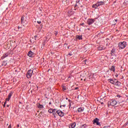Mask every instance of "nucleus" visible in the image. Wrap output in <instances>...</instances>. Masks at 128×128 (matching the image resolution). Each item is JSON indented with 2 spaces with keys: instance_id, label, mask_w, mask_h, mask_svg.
Here are the masks:
<instances>
[{
  "instance_id": "1",
  "label": "nucleus",
  "mask_w": 128,
  "mask_h": 128,
  "mask_svg": "<svg viewBox=\"0 0 128 128\" xmlns=\"http://www.w3.org/2000/svg\"><path fill=\"white\" fill-rule=\"evenodd\" d=\"M126 46V42H123L118 43V48L120 50H124Z\"/></svg>"
},
{
  "instance_id": "2",
  "label": "nucleus",
  "mask_w": 128,
  "mask_h": 128,
  "mask_svg": "<svg viewBox=\"0 0 128 128\" xmlns=\"http://www.w3.org/2000/svg\"><path fill=\"white\" fill-rule=\"evenodd\" d=\"M116 106L118 104V102L116 100H111L110 102H108V106Z\"/></svg>"
},
{
  "instance_id": "3",
  "label": "nucleus",
  "mask_w": 128,
  "mask_h": 128,
  "mask_svg": "<svg viewBox=\"0 0 128 128\" xmlns=\"http://www.w3.org/2000/svg\"><path fill=\"white\" fill-rule=\"evenodd\" d=\"M33 72H34V71L32 70H28L26 74V78H32V76Z\"/></svg>"
},
{
  "instance_id": "4",
  "label": "nucleus",
  "mask_w": 128,
  "mask_h": 128,
  "mask_svg": "<svg viewBox=\"0 0 128 128\" xmlns=\"http://www.w3.org/2000/svg\"><path fill=\"white\" fill-rule=\"evenodd\" d=\"M21 24L23 26H26V24H28V22L24 18V17L22 16L21 18Z\"/></svg>"
},
{
  "instance_id": "5",
  "label": "nucleus",
  "mask_w": 128,
  "mask_h": 128,
  "mask_svg": "<svg viewBox=\"0 0 128 128\" xmlns=\"http://www.w3.org/2000/svg\"><path fill=\"white\" fill-rule=\"evenodd\" d=\"M100 119L98 118H96L93 120V124H96L97 126H100Z\"/></svg>"
},
{
  "instance_id": "6",
  "label": "nucleus",
  "mask_w": 128,
  "mask_h": 128,
  "mask_svg": "<svg viewBox=\"0 0 128 128\" xmlns=\"http://www.w3.org/2000/svg\"><path fill=\"white\" fill-rule=\"evenodd\" d=\"M94 22H95V20L94 19L89 18L87 20V24L89 26H90V24H94Z\"/></svg>"
},
{
  "instance_id": "7",
  "label": "nucleus",
  "mask_w": 128,
  "mask_h": 128,
  "mask_svg": "<svg viewBox=\"0 0 128 128\" xmlns=\"http://www.w3.org/2000/svg\"><path fill=\"white\" fill-rule=\"evenodd\" d=\"M56 114L60 116H64V113L61 110H57Z\"/></svg>"
},
{
  "instance_id": "8",
  "label": "nucleus",
  "mask_w": 128,
  "mask_h": 128,
  "mask_svg": "<svg viewBox=\"0 0 128 128\" xmlns=\"http://www.w3.org/2000/svg\"><path fill=\"white\" fill-rule=\"evenodd\" d=\"M28 56H29L30 58H34V53L30 51L28 52Z\"/></svg>"
},
{
  "instance_id": "9",
  "label": "nucleus",
  "mask_w": 128,
  "mask_h": 128,
  "mask_svg": "<svg viewBox=\"0 0 128 128\" xmlns=\"http://www.w3.org/2000/svg\"><path fill=\"white\" fill-rule=\"evenodd\" d=\"M98 6H100V4H99L98 2H97V3H96V4H93V5L92 6V8H98Z\"/></svg>"
},
{
  "instance_id": "10",
  "label": "nucleus",
  "mask_w": 128,
  "mask_h": 128,
  "mask_svg": "<svg viewBox=\"0 0 128 128\" xmlns=\"http://www.w3.org/2000/svg\"><path fill=\"white\" fill-rule=\"evenodd\" d=\"M84 110V108H79L78 109V112H82Z\"/></svg>"
},
{
  "instance_id": "11",
  "label": "nucleus",
  "mask_w": 128,
  "mask_h": 128,
  "mask_svg": "<svg viewBox=\"0 0 128 128\" xmlns=\"http://www.w3.org/2000/svg\"><path fill=\"white\" fill-rule=\"evenodd\" d=\"M76 122H74V123H72L70 124V126H69V128H76Z\"/></svg>"
},
{
  "instance_id": "12",
  "label": "nucleus",
  "mask_w": 128,
  "mask_h": 128,
  "mask_svg": "<svg viewBox=\"0 0 128 128\" xmlns=\"http://www.w3.org/2000/svg\"><path fill=\"white\" fill-rule=\"evenodd\" d=\"M110 70H111V72H116V66H112L110 68Z\"/></svg>"
},
{
  "instance_id": "13",
  "label": "nucleus",
  "mask_w": 128,
  "mask_h": 128,
  "mask_svg": "<svg viewBox=\"0 0 128 128\" xmlns=\"http://www.w3.org/2000/svg\"><path fill=\"white\" fill-rule=\"evenodd\" d=\"M108 82H110V84H116V82H114V80L112 79H108Z\"/></svg>"
},
{
  "instance_id": "14",
  "label": "nucleus",
  "mask_w": 128,
  "mask_h": 128,
  "mask_svg": "<svg viewBox=\"0 0 128 128\" xmlns=\"http://www.w3.org/2000/svg\"><path fill=\"white\" fill-rule=\"evenodd\" d=\"M115 86H120L121 83L120 82L117 81L114 84Z\"/></svg>"
},
{
  "instance_id": "15",
  "label": "nucleus",
  "mask_w": 128,
  "mask_h": 128,
  "mask_svg": "<svg viewBox=\"0 0 128 128\" xmlns=\"http://www.w3.org/2000/svg\"><path fill=\"white\" fill-rule=\"evenodd\" d=\"M76 38L77 40H82V36L77 35L76 36Z\"/></svg>"
},
{
  "instance_id": "16",
  "label": "nucleus",
  "mask_w": 128,
  "mask_h": 128,
  "mask_svg": "<svg viewBox=\"0 0 128 128\" xmlns=\"http://www.w3.org/2000/svg\"><path fill=\"white\" fill-rule=\"evenodd\" d=\"M98 2V4H99V6H104V2Z\"/></svg>"
},
{
  "instance_id": "17",
  "label": "nucleus",
  "mask_w": 128,
  "mask_h": 128,
  "mask_svg": "<svg viewBox=\"0 0 128 128\" xmlns=\"http://www.w3.org/2000/svg\"><path fill=\"white\" fill-rule=\"evenodd\" d=\"M38 108H44V106L40 104H39L38 106Z\"/></svg>"
},
{
  "instance_id": "18",
  "label": "nucleus",
  "mask_w": 128,
  "mask_h": 128,
  "mask_svg": "<svg viewBox=\"0 0 128 128\" xmlns=\"http://www.w3.org/2000/svg\"><path fill=\"white\" fill-rule=\"evenodd\" d=\"M117 104H118V106H124L122 102H118Z\"/></svg>"
},
{
  "instance_id": "19",
  "label": "nucleus",
  "mask_w": 128,
  "mask_h": 128,
  "mask_svg": "<svg viewBox=\"0 0 128 128\" xmlns=\"http://www.w3.org/2000/svg\"><path fill=\"white\" fill-rule=\"evenodd\" d=\"M12 92H10L8 95V98H12Z\"/></svg>"
},
{
  "instance_id": "20",
  "label": "nucleus",
  "mask_w": 128,
  "mask_h": 128,
  "mask_svg": "<svg viewBox=\"0 0 128 128\" xmlns=\"http://www.w3.org/2000/svg\"><path fill=\"white\" fill-rule=\"evenodd\" d=\"M52 114H56V109L53 110V112H52Z\"/></svg>"
},
{
  "instance_id": "21",
  "label": "nucleus",
  "mask_w": 128,
  "mask_h": 128,
  "mask_svg": "<svg viewBox=\"0 0 128 128\" xmlns=\"http://www.w3.org/2000/svg\"><path fill=\"white\" fill-rule=\"evenodd\" d=\"M53 110H52V109H50V110H48V112H50V114H52Z\"/></svg>"
},
{
  "instance_id": "22",
  "label": "nucleus",
  "mask_w": 128,
  "mask_h": 128,
  "mask_svg": "<svg viewBox=\"0 0 128 128\" xmlns=\"http://www.w3.org/2000/svg\"><path fill=\"white\" fill-rule=\"evenodd\" d=\"M8 56V54H6L3 55V57L4 58H6V56Z\"/></svg>"
},
{
  "instance_id": "23",
  "label": "nucleus",
  "mask_w": 128,
  "mask_h": 128,
  "mask_svg": "<svg viewBox=\"0 0 128 128\" xmlns=\"http://www.w3.org/2000/svg\"><path fill=\"white\" fill-rule=\"evenodd\" d=\"M80 128H86V125L84 124L82 126H81Z\"/></svg>"
},
{
  "instance_id": "24",
  "label": "nucleus",
  "mask_w": 128,
  "mask_h": 128,
  "mask_svg": "<svg viewBox=\"0 0 128 128\" xmlns=\"http://www.w3.org/2000/svg\"><path fill=\"white\" fill-rule=\"evenodd\" d=\"M114 49H112V50H111V54L112 56V54H114Z\"/></svg>"
},
{
  "instance_id": "25",
  "label": "nucleus",
  "mask_w": 128,
  "mask_h": 128,
  "mask_svg": "<svg viewBox=\"0 0 128 128\" xmlns=\"http://www.w3.org/2000/svg\"><path fill=\"white\" fill-rule=\"evenodd\" d=\"M2 66H6V62H4L3 63H2Z\"/></svg>"
},
{
  "instance_id": "26",
  "label": "nucleus",
  "mask_w": 128,
  "mask_h": 128,
  "mask_svg": "<svg viewBox=\"0 0 128 128\" xmlns=\"http://www.w3.org/2000/svg\"><path fill=\"white\" fill-rule=\"evenodd\" d=\"M10 98L8 97L7 98H6V102H10Z\"/></svg>"
},
{
  "instance_id": "27",
  "label": "nucleus",
  "mask_w": 128,
  "mask_h": 128,
  "mask_svg": "<svg viewBox=\"0 0 128 128\" xmlns=\"http://www.w3.org/2000/svg\"><path fill=\"white\" fill-rule=\"evenodd\" d=\"M62 88H63V90H66V86H64L62 87Z\"/></svg>"
},
{
  "instance_id": "28",
  "label": "nucleus",
  "mask_w": 128,
  "mask_h": 128,
  "mask_svg": "<svg viewBox=\"0 0 128 128\" xmlns=\"http://www.w3.org/2000/svg\"><path fill=\"white\" fill-rule=\"evenodd\" d=\"M110 126H104V128H110Z\"/></svg>"
},
{
  "instance_id": "29",
  "label": "nucleus",
  "mask_w": 128,
  "mask_h": 128,
  "mask_svg": "<svg viewBox=\"0 0 128 128\" xmlns=\"http://www.w3.org/2000/svg\"><path fill=\"white\" fill-rule=\"evenodd\" d=\"M6 101L5 102L4 104L3 105L4 108H6Z\"/></svg>"
},
{
  "instance_id": "30",
  "label": "nucleus",
  "mask_w": 128,
  "mask_h": 128,
  "mask_svg": "<svg viewBox=\"0 0 128 128\" xmlns=\"http://www.w3.org/2000/svg\"><path fill=\"white\" fill-rule=\"evenodd\" d=\"M38 24H42V22L41 21H37Z\"/></svg>"
},
{
  "instance_id": "31",
  "label": "nucleus",
  "mask_w": 128,
  "mask_h": 128,
  "mask_svg": "<svg viewBox=\"0 0 128 128\" xmlns=\"http://www.w3.org/2000/svg\"><path fill=\"white\" fill-rule=\"evenodd\" d=\"M8 128H12V125L11 124L9 125Z\"/></svg>"
},
{
  "instance_id": "32",
  "label": "nucleus",
  "mask_w": 128,
  "mask_h": 128,
  "mask_svg": "<svg viewBox=\"0 0 128 128\" xmlns=\"http://www.w3.org/2000/svg\"><path fill=\"white\" fill-rule=\"evenodd\" d=\"M54 34H55V36H57V34H58V32H56L54 33Z\"/></svg>"
},
{
  "instance_id": "33",
  "label": "nucleus",
  "mask_w": 128,
  "mask_h": 128,
  "mask_svg": "<svg viewBox=\"0 0 128 128\" xmlns=\"http://www.w3.org/2000/svg\"><path fill=\"white\" fill-rule=\"evenodd\" d=\"M115 76H116V78H118V74H116Z\"/></svg>"
},
{
  "instance_id": "34",
  "label": "nucleus",
  "mask_w": 128,
  "mask_h": 128,
  "mask_svg": "<svg viewBox=\"0 0 128 128\" xmlns=\"http://www.w3.org/2000/svg\"><path fill=\"white\" fill-rule=\"evenodd\" d=\"M69 106H70V107L71 106H72V103L70 102V103H69Z\"/></svg>"
},
{
  "instance_id": "35",
  "label": "nucleus",
  "mask_w": 128,
  "mask_h": 128,
  "mask_svg": "<svg viewBox=\"0 0 128 128\" xmlns=\"http://www.w3.org/2000/svg\"><path fill=\"white\" fill-rule=\"evenodd\" d=\"M84 23H82V24H80V26H84Z\"/></svg>"
},
{
  "instance_id": "36",
  "label": "nucleus",
  "mask_w": 128,
  "mask_h": 128,
  "mask_svg": "<svg viewBox=\"0 0 128 128\" xmlns=\"http://www.w3.org/2000/svg\"><path fill=\"white\" fill-rule=\"evenodd\" d=\"M117 97L118 98H120V95H117Z\"/></svg>"
},
{
  "instance_id": "37",
  "label": "nucleus",
  "mask_w": 128,
  "mask_h": 128,
  "mask_svg": "<svg viewBox=\"0 0 128 128\" xmlns=\"http://www.w3.org/2000/svg\"><path fill=\"white\" fill-rule=\"evenodd\" d=\"M6 107H7V108H10V105L7 104V105H6Z\"/></svg>"
},
{
  "instance_id": "38",
  "label": "nucleus",
  "mask_w": 128,
  "mask_h": 128,
  "mask_svg": "<svg viewBox=\"0 0 128 128\" xmlns=\"http://www.w3.org/2000/svg\"><path fill=\"white\" fill-rule=\"evenodd\" d=\"M102 50V48H99V50Z\"/></svg>"
},
{
  "instance_id": "39",
  "label": "nucleus",
  "mask_w": 128,
  "mask_h": 128,
  "mask_svg": "<svg viewBox=\"0 0 128 128\" xmlns=\"http://www.w3.org/2000/svg\"><path fill=\"white\" fill-rule=\"evenodd\" d=\"M34 38H38V36H34Z\"/></svg>"
},
{
  "instance_id": "40",
  "label": "nucleus",
  "mask_w": 128,
  "mask_h": 128,
  "mask_svg": "<svg viewBox=\"0 0 128 128\" xmlns=\"http://www.w3.org/2000/svg\"><path fill=\"white\" fill-rule=\"evenodd\" d=\"M68 100L69 102H71L70 100Z\"/></svg>"
},
{
  "instance_id": "41",
  "label": "nucleus",
  "mask_w": 128,
  "mask_h": 128,
  "mask_svg": "<svg viewBox=\"0 0 128 128\" xmlns=\"http://www.w3.org/2000/svg\"><path fill=\"white\" fill-rule=\"evenodd\" d=\"M68 56H72V54H68Z\"/></svg>"
},
{
  "instance_id": "42",
  "label": "nucleus",
  "mask_w": 128,
  "mask_h": 128,
  "mask_svg": "<svg viewBox=\"0 0 128 128\" xmlns=\"http://www.w3.org/2000/svg\"><path fill=\"white\" fill-rule=\"evenodd\" d=\"M62 106H63L64 107L66 106V104H64Z\"/></svg>"
},
{
  "instance_id": "43",
  "label": "nucleus",
  "mask_w": 128,
  "mask_h": 128,
  "mask_svg": "<svg viewBox=\"0 0 128 128\" xmlns=\"http://www.w3.org/2000/svg\"><path fill=\"white\" fill-rule=\"evenodd\" d=\"M18 128H20V125H17Z\"/></svg>"
},
{
  "instance_id": "44",
  "label": "nucleus",
  "mask_w": 128,
  "mask_h": 128,
  "mask_svg": "<svg viewBox=\"0 0 128 128\" xmlns=\"http://www.w3.org/2000/svg\"><path fill=\"white\" fill-rule=\"evenodd\" d=\"M78 88H75V90H78Z\"/></svg>"
},
{
  "instance_id": "45",
  "label": "nucleus",
  "mask_w": 128,
  "mask_h": 128,
  "mask_svg": "<svg viewBox=\"0 0 128 128\" xmlns=\"http://www.w3.org/2000/svg\"><path fill=\"white\" fill-rule=\"evenodd\" d=\"M54 117L56 118V116H54Z\"/></svg>"
},
{
  "instance_id": "46",
  "label": "nucleus",
  "mask_w": 128,
  "mask_h": 128,
  "mask_svg": "<svg viewBox=\"0 0 128 128\" xmlns=\"http://www.w3.org/2000/svg\"><path fill=\"white\" fill-rule=\"evenodd\" d=\"M116 20V22H117V20Z\"/></svg>"
},
{
  "instance_id": "47",
  "label": "nucleus",
  "mask_w": 128,
  "mask_h": 128,
  "mask_svg": "<svg viewBox=\"0 0 128 128\" xmlns=\"http://www.w3.org/2000/svg\"><path fill=\"white\" fill-rule=\"evenodd\" d=\"M81 80H82V79H81Z\"/></svg>"
},
{
  "instance_id": "48",
  "label": "nucleus",
  "mask_w": 128,
  "mask_h": 128,
  "mask_svg": "<svg viewBox=\"0 0 128 128\" xmlns=\"http://www.w3.org/2000/svg\"><path fill=\"white\" fill-rule=\"evenodd\" d=\"M66 100H68V98H66Z\"/></svg>"
},
{
  "instance_id": "49",
  "label": "nucleus",
  "mask_w": 128,
  "mask_h": 128,
  "mask_svg": "<svg viewBox=\"0 0 128 128\" xmlns=\"http://www.w3.org/2000/svg\"><path fill=\"white\" fill-rule=\"evenodd\" d=\"M84 80H86V79H84Z\"/></svg>"
}]
</instances>
